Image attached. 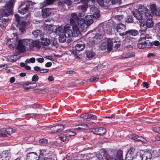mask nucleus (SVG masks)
Instances as JSON below:
<instances>
[{"instance_id":"obj_1","label":"nucleus","mask_w":160,"mask_h":160,"mask_svg":"<svg viewBox=\"0 0 160 160\" xmlns=\"http://www.w3.org/2000/svg\"><path fill=\"white\" fill-rule=\"evenodd\" d=\"M153 13H151L148 11L145 13V16L147 20H143L139 21L140 23V31L145 32L147 28H151L153 27V22L152 19Z\"/></svg>"},{"instance_id":"obj_2","label":"nucleus","mask_w":160,"mask_h":160,"mask_svg":"<svg viewBox=\"0 0 160 160\" xmlns=\"http://www.w3.org/2000/svg\"><path fill=\"white\" fill-rule=\"evenodd\" d=\"M102 156L105 160H123L122 157V151L118 150L117 151L116 158H114L110 155L106 150H103L102 151ZM133 156L130 155L127 156L126 154L125 160H133Z\"/></svg>"},{"instance_id":"obj_3","label":"nucleus","mask_w":160,"mask_h":160,"mask_svg":"<svg viewBox=\"0 0 160 160\" xmlns=\"http://www.w3.org/2000/svg\"><path fill=\"white\" fill-rule=\"evenodd\" d=\"M85 44L83 42H78L75 45V49L71 50L72 54L76 58H78V53L83 50L85 48Z\"/></svg>"},{"instance_id":"obj_4","label":"nucleus","mask_w":160,"mask_h":160,"mask_svg":"<svg viewBox=\"0 0 160 160\" xmlns=\"http://www.w3.org/2000/svg\"><path fill=\"white\" fill-rule=\"evenodd\" d=\"M24 45L28 46L30 49L34 47L39 49L41 47V44L37 40H33L26 39L24 40Z\"/></svg>"},{"instance_id":"obj_5","label":"nucleus","mask_w":160,"mask_h":160,"mask_svg":"<svg viewBox=\"0 0 160 160\" xmlns=\"http://www.w3.org/2000/svg\"><path fill=\"white\" fill-rule=\"evenodd\" d=\"M30 6L29 2H28L26 4L24 2H22L19 6L18 12L21 14L24 15L27 12Z\"/></svg>"},{"instance_id":"obj_6","label":"nucleus","mask_w":160,"mask_h":160,"mask_svg":"<svg viewBox=\"0 0 160 160\" xmlns=\"http://www.w3.org/2000/svg\"><path fill=\"white\" fill-rule=\"evenodd\" d=\"M51 152L46 149L40 150L39 155H38L39 160H46V158H48L51 155Z\"/></svg>"},{"instance_id":"obj_7","label":"nucleus","mask_w":160,"mask_h":160,"mask_svg":"<svg viewBox=\"0 0 160 160\" xmlns=\"http://www.w3.org/2000/svg\"><path fill=\"white\" fill-rule=\"evenodd\" d=\"M63 32L64 35L66 38L74 36L73 33L69 24H67L65 25L63 29Z\"/></svg>"},{"instance_id":"obj_8","label":"nucleus","mask_w":160,"mask_h":160,"mask_svg":"<svg viewBox=\"0 0 160 160\" xmlns=\"http://www.w3.org/2000/svg\"><path fill=\"white\" fill-rule=\"evenodd\" d=\"M92 131L94 134L100 136L103 135L106 132V129L103 127L93 128Z\"/></svg>"},{"instance_id":"obj_9","label":"nucleus","mask_w":160,"mask_h":160,"mask_svg":"<svg viewBox=\"0 0 160 160\" xmlns=\"http://www.w3.org/2000/svg\"><path fill=\"white\" fill-rule=\"evenodd\" d=\"M64 128L63 125L61 124L53 126L51 127L50 128L51 132L52 133H55L60 132L62 131Z\"/></svg>"},{"instance_id":"obj_10","label":"nucleus","mask_w":160,"mask_h":160,"mask_svg":"<svg viewBox=\"0 0 160 160\" xmlns=\"http://www.w3.org/2000/svg\"><path fill=\"white\" fill-rule=\"evenodd\" d=\"M142 155L144 160H151L152 157L151 153L152 151L150 149H146L145 150H142Z\"/></svg>"},{"instance_id":"obj_11","label":"nucleus","mask_w":160,"mask_h":160,"mask_svg":"<svg viewBox=\"0 0 160 160\" xmlns=\"http://www.w3.org/2000/svg\"><path fill=\"white\" fill-rule=\"evenodd\" d=\"M90 11L91 15L94 18H97L99 16V11L96 7L93 6H91Z\"/></svg>"},{"instance_id":"obj_12","label":"nucleus","mask_w":160,"mask_h":160,"mask_svg":"<svg viewBox=\"0 0 160 160\" xmlns=\"http://www.w3.org/2000/svg\"><path fill=\"white\" fill-rule=\"evenodd\" d=\"M24 40H19L18 42V45L16 47V49L20 52H24L25 50L24 46L23 45L24 44Z\"/></svg>"},{"instance_id":"obj_13","label":"nucleus","mask_w":160,"mask_h":160,"mask_svg":"<svg viewBox=\"0 0 160 160\" xmlns=\"http://www.w3.org/2000/svg\"><path fill=\"white\" fill-rule=\"evenodd\" d=\"M26 160H39L38 155L34 152L28 153L26 155Z\"/></svg>"},{"instance_id":"obj_14","label":"nucleus","mask_w":160,"mask_h":160,"mask_svg":"<svg viewBox=\"0 0 160 160\" xmlns=\"http://www.w3.org/2000/svg\"><path fill=\"white\" fill-rule=\"evenodd\" d=\"M138 34V30L135 29H131L126 31L125 32L119 33V34L121 36H125L127 34L131 35L133 36H136Z\"/></svg>"},{"instance_id":"obj_15","label":"nucleus","mask_w":160,"mask_h":160,"mask_svg":"<svg viewBox=\"0 0 160 160\" xmlns=\"http://www.w3.org/2000/svg\"><path fill=\"white\" fill-rule=\"evenodd\" d=\"M150 9L153 13L157 16H160V7L157 8L155 4H152L150 6Z\"/></svg>"},{"instance_id":"obj_16","label":"nucleus","mask_w":160,"mask_h":160,"mask_svg":"<svg viewBox=\"0 0 160 160\" xmlns=\"http://www.w3.org/2000/svg\"><path fill=\"white\" fill-rule=\"evenodd\" d=\"M11 158V154L8 151H3L0 154V159L1 160H9Z\"/></svg>"},{"instance_id":"obj_17","label":"nucleus","mask_w":160,"mask_h":160,"mask_svg":"<svg viewBox=\"0 0 160 160\" xmlns=\"http://www.w3.org/2000/svg\"><path fill=\"white\" fill-rule=\"evenodd\" d=\"M82 22L84 23L87 26L90 25L93 22V20L90 18L89 15H86L83 18H81Z\"/></svg>"},{"instance_id":"obj_18","label":"nucleus","mask_w":160,"mask_h":160,"mask_svg":"<svg viewBox=\"0 0 160 160\" xmlns=\"http://www.w3.org/2000/svg\"><path fill=\"white\" fill-rule=\"evenodd\" d=\"M143 38H140L138 41V43L137 45L138 48L140 49H143L147 46V44L148 42H146V41H143L142 40V39Z\"/></svg>"},{"instance_id":"obj_19","label":"nucleus","mask_w":160,"mask_h":160,"mask_svg":"<svg viewBox=\"0 0 160 160\" xmlns=\"http://www.w3.org/2000/svg\"><path fill=\"white\" fill-rule=\"evenodd\" d=\"M1 12H2V15H1V16H7L12 13V11L11 9L7 8L5 7L4 9L1 10Z\"/></svg>"},{"instance_id":"obj_20","label":"nucleus","mask_w":160,"mask_h":160,"mask_svg":"<svg viewBox=\"0 0 160 160\" xmlns=\"http://www.w3.org/2000/svg\"><path fill=\"white\" fill-rule=\"evenodd\" d=\"M79 30L80 32H85L87 30V25L84 22H82L81 20H80Z\"/></svg>"},{"instance_id":"obj_21","label":"nucleus","mask_w":160,"mask_h":160,"mask_svg":"<svg viewBox=\"0 0 160 160\" xmlns=\"http://www.w3.org/2000/svg\"><path fill=\"white\" fill-rule=\"evenodd\" d=\"M50 10L49 8L42 9V17L44 18L49 16L51 14Z\"/></svg>"},{"instance_id":"obj_22","label":"nucleus","mask_w":160,"mask_h":160,"mask_svg":"<svg viewBox=\"0 0 160 160\" xmlns=\"http://www.w3.org/2000/svg\"><path fill=\"white\" fill-rule=\"evenodd\" d=\"M14 4V0H9L8 2L6 3L5 7L6 8H7L11 9V10L12 11Z\"/></svg>"},{"instance_id":"obj_23","label":"nucleus","mask_w":160,"mask_h":160,"mask_svg":"<svg viewBox=\"0 0 160 160\" xmlns=\"http://www.w3.org/2000/svg\"><path fill=\"white\" fill-rule=\"evenodd\" d=\"M117 26L118 28L117 31V32L121 33L122 32L125 31L126 29V25L122 23L119 22L118 24V26Z\"/></svg>"},{"instance_id":"obj_24","label":"nucleus","mask_w":160,"mask_h":160,"mask_svg":"<svg viewBox=\"0 0 160 160\" xmlns=\"http://www.w3.org/2000/svg\"><path fill=\"white\" fill-rule=\"evenodd\" d=\"M113 46V43L112 40L111 39H108L107 47V50L108 52H110L112 50Z\"/></svg>"},{"instance_id":"obj_25","label":"nucleus","mask_w":160,"mask_h":160,"mask_svg":"<svg viewBox=\"0 0 160 160\" xmlns=\"http://www.w3.org/2000/svg\"><path fill=\"white\" fill-rule=\"evenodd\" d=\"M133 14L134 16V17H135L136 18L139 20L142 21V14L138 12V11H136L135 12H133Z\"/></svg>"},{"instance_id":"obj_26","label":"nucleus","mask_w":160,"mask_h":160,"mask_svg":"<svg viewBox=\"0 0 160 160\" xmlns=\"http://www.w3.org/2000/svg\"><path fill=\"white\" fill-rule=\"evenodd\" d=\"M42 41L41 43L43 46H48L50 45V40L47 38H44L42 37L41 38Z\"/></svg>"},{"instance_id":"obj_27","label":"nucleus","mask_w":160,"mask_h":160,"mask_svg":"<svg viewBox=\"0 0 160 160\" xmlns=\"http://www.w3.org/2000/svg\"><path fill=\"white\" fill-rule=\"evenodd\" d=\"M142 150H139L136 153V158L137 160H144Z\"/></svg>"},{"instance_id":"obj_28","label":"nucleus","mask_w":160,"mask_h":160,"mask_svg":"<svg viewBox=\"0 0 160 160\" xmlns=\"http://www.w3.org/2000/svg\"><path fill=\"white\" fill-rule=\"evenodd\" d=\"M85 54L87 58H90L94 57L95 53L92 50H90L86 51Z\"/></svg>"},{"instance_id":"obj_29","label":"nucleus","mask_w":160,"mask_h":160,"mask_svg":"<svg viewBox=\"0 0 160 160\" xmlns=\"http://www.w3.org/2000/svg\"><path fill=\"white\" fill-rule=\"evenodd\" d=\"M79 24L72 26V31L73 32V33H74V34H75V33L78 34V33L80 32L79 30Z\"/></svg>"},{"instance_id":"obj_30","label":"nucleus","mask_w":160,"mask_h":160,"mask_svg":"<svg viewBox=\"0 0 160 160\" xmlns=\"http://www.w3.org/2000/svg\"><path fill=\"white\" fill-rule=\"evenodd\" d=\"M148 11V10L146 7L144 6H140L139 7L138 11L143 14Z\"/></svg>"},{"instance_id":"obj_31","label":"nucleus","mask_w":160,"mask_h":160,"mask_svg":"<svg viewBox=\"0 0 160 160\" xmlns=\"http://www.w3.org/2000/svg\"><path fill=\"white\" fill-rule=\"evenodd\" d=\"M134 17L132 15H128L125 18V21L127 23H134L133 20Z\"/></svg>"},{"instance_id":"obj_32","label":"nucleus","mask_w":160,"mask_h":160,"mask_svg":"<svg viewBox=\"0 0 160 160\" xmlns=\"http://www.w3.org/2000/svg\"><path fill=\"white\" fill-rule=\"evenodd\" d=\"M26 25V22L24 21H22L19 25V29L22 32H23L25 30V26Z\"/></svg>"},{"instance_id":"obj_33","label":"nucleus","mask_w":160,"mask_h":160,"mask_svg":"<svg viewBox=\"0 0 160 160\" xmlns=\"http://www.w3.org/2000/svg\"><path fill=\"white\" fill-rule=\"evenodd\" d=\"M118 1L119 0H106L105 3H108V5H106L107 6H109L111 4L114 5L118 3Z\"/></svg>"},{"instance_id":"obj_34","label":"nucleus","mask_w":160,"mask_h":160,"mask_svg":"<svg viewBox=\"0 0 160 160\" xmlns=\"http://www.w3.org/2000/svg\"><path fill=\"white\" fill-rule=\"evenodd\" d=\"M152 151L151 153L152 155V157L154 158H155L158 157L160 155V152H159L157 150L154 149H150Z\"/></svg>"},{"instance_id":"obj_35","label":"nucleus","mask_w":160,"mask_h":160,"mask_svg":"<svg viewBox=\"0 0 160 160\" xmlns=\"http://www.w3.org/2000/svg\"><path fill=\"white\" fill-rule=\"evenodd\" d=\"M135 151V149L134 148L132 147L130 148L127 153V156H128V155H130L131 156H133L134 154Z\"/></svg>"},{"instance_id":"obj_36","label":"nucleus","mask_w":160,"mask_h":160,"mask_svg":"<svg viewBox=\"0 0 160 160\" xmlns=\"http://www.w3.org/2000/svg\"><path fill=\"white\" fill-rule=\"evenodd\" d=\"M70 22L71 26L76 25L77 24H79L80 23V20L74 19L72 18L70 19Z\"/></svg>"},{"instance_id":"obj_37","label":"nucleus","mask_w":160,"mask_h":160,"mask_svg":"<svg viewBox=\"0 0 160 160\" xmlns=\"http://www.w3.org/2000/svg\"><path fill=\"white\" fill-rule=\"evenodd\" d=\"M88 5L84 4L78 6V9L81 10L83 12H84L87 10V8H88Z\"/></svg>"},{"instance_id":"obj_38","label":"nucleus","mask_w":160,"mask_h":160,"mask_svg":"<svg viewBox=\"0 0 160 160\" xmlns=\"http://www.w3.org/2000/svg\"><path fill=\"white\" fill-rule=\"evenodd\" d=\"M149 44L148 45V48H150L153 45L155 46H158L160 45V42L159 41L156 40L154 41V42H148Z\"/></svg>"},{"instance_id":"obj_39","label":"nucleus","mask_w":160,"mask_h":160,"mask_svg":"<svg viewBox=\"0 0 160 160\" xmlns=\"http://www.w3.org/2000/svg\"><path fill=\"white\" fill-rule=\"evenodd\" d=\"M96 2H97L98 4L101 7H107L106 5H108V3H106L105 1L103 0H96Z\"/></svg>"},{"instance_id":"obj_40","label":"nucleus","mask_w":160,"mask_h":160,"mask_svg":"<svg viewBox=\"0 0 160 160\" xmlns=\"http://www.w3.org/2000/svg\"><path fill=\"white\" fill-rule=\"evenodd\" d=\"M62 32V28L61 27L59 26L56 29L55 33L56 34L60 35Z\"/></svg>"},{"instance_id":"obj_41","label":"nucleus","mask_w":160,"mask_h":160,"mask_svg":"<svg viewBox=\"0 0 160 160\" xmlns=\"http://www.w3.org/2000/svg\"><path fill=\"white\" fill-rule=\"evenodd\" d=\"M99 79L98 77H94L93 76L92 78L87 80V82L89 81L90 82H93L97 81Z\"/></svg>"},{"instance_id":"obj_42","label":"nucleus","mask_w":160,"mask_h":160,"mask_svg":"<svg viewBox=\"0 0 160 160\" xmlns=\"http://www.w3.org/2000/svg\"><path fill=\"white\" fill-rule=\"evenodd\" d=\"M32 34L35 37H37L38 36L40 35V30H36L32 32Z\"/></svg>"},{"instance_id":"obj_43","label":"nucleus","mask_w":160,"mask_h":160,"mask_svg":"<svg viewBox=\"0 0 160 160\" xmlns=\"http://www.w3.org/2000/svg\"><path fill=\"white\" fill-rule=\"evenodd\" d=\"M71 18H72V19H77V20H81V18H78V15L77 14L75 13H72L71 14Z\"/></svg>"},{"instance_id":"obj_44","label":"nucleus","mask_w":160,"mask_h":160,"mask_svg":"<svg viewBox=\"0 0 160 160\" xmlns=\"http://www.w3.org/2000/svg\"><path fill=\"white\" fill-rule=\"evenodd\" d=\"M135 53L133 52H128L125 55V58H127L133 57L135 56Z\"/></svg>"},{"instance_id":"obj_45","label":"nucleus","mask_w":160,"mask_h":160,"mask_svg":"<svg viewBox=\"0 0 160 160\" xmlns=\"http://www.w3.org/2000/svg\"><path fill=\"white\" fill-rule=\"evenodd\" d=\"M58 7L60 8H65V3L63 0L62 1H59L58 2Z\"/></svg>"},{"instance_id":"obj_46","label":"nucleus","mask_w":160,"mask_h":160,"mask_svg":"<svg viewBox=\"0 0 160 160\" xmlns=\"http://www.w3.org/2000/svg\"><path fill=\"white\" fill-rule=\"evenodd\" d=\"M59 138L63 142H65L67 139L66 136L63 134H61L59 135Z\"/></svg>"},{"instance_id":"obj_47","label":"nucleus","mask_w":160,"mask_h":160,"mask_svg":"<svg viewBox=\"0 0 160 160\" xmlns=\"http://www.w3.org/2000/svg\"><path fill=\"white\" fill-rule=\"evenodd\" d=\"M14 17L17 24L18 25L19 23L20 22V16L18 14H15L14 15Z\"/></svg>"},{"instance_id":"obj_48","label":"nucleus","mask_w":160,"mask_h":160,"mask_svg":"<svg viewBox=\"0 0 160 160\" xmlns=\"http://www.w3.org/2000/svg\"><path fill=\"white\" fill-rule=\"evenodd\" d=\"M80 128H81V130H87L88 128V125L85 123H82V124L80 125Z\"/></svg>"},{"instance_id":"obj_49","label":"nucleus","mask_w":160,"mask_h":160,"mask_svg":"<svg viewBox=\"0 0 160 160\" xmlns=\"http://www.w3.org/2000/svg\"><path fill=\"white\" fill-rule=\"evenodd\" d=\"M0 136L3 137H6L7 135L6 131L4 130H0Z\"/></svg>"},{"instance_id":"obj_50","label":"nucleus","mask_w":160,"mask_h":160,"mask_svg":"<svg viewBox=\"0 0 160 160\" xmlns=\"http://www.w3.org/2000/svg\"><path fill=\"white\" fill-rule=\"evenodd\" d=\"M35 62V59L34 58H32L30 59H27V60L25 61V62L26 63H29V62H31L32 63H33Z\"/></svg>"},{"instance_id":"obj_51","label":"nucleus","mask_w":160,"mask_h":160,"mask_svg":"<svg viewBox=\"0 0 160 160\" xmlns=\"http://www.w3.org/2000/svg\"><path fill=\"white\" fill-rule=\"evenodd\" d=\"M6 134L8 135L10 134L13 133V130L11 128H6L5 129Z\"/></svg>"},{"instance_id":"obj_52","label":"nucleus","mask_w":160,"mask_h":160,"mask_svg":"<svg viewBox=\"0 0 160 160\" xmlns=\"http://www.w3.org/2000/svg\"><path fill=\"white\" fill-rule=\"evenodd\" d=\"M89 114L90 113H85L84 114H82L81 115V117L84 119L89 118Z\"/></svg>"},{"instance_id":"obj_53","label":"nucleus","mask_w":160,"mask_h":160,"mask_svg":"<svg viewBox=\"0 0 160 160\" xmlns=\"http://www.w3.org/2000/svg\"><path fill=\"white\" fill-rule=\"evenodd\" d=\"M123 15L120 14L116 15L115 16V18L118 21H120L123 18Z\"/></svg>"},{"instance_id":"obj_54","label":"nucleus","mask_w":160,"mask_h":160,"mask_svg":"<svg viewBox=\"0 0 160 160\" xmlns=\"http://www.w3.org/2000/svg\"><path fill=\"white\" fill-rule=\"evenodd\" d=\"M39 142L41 143L45 144L47 143L48 140L45 138H41L39 140Z\"/></svg>"},{"instance_id":"obj_55","label":"nucleus","mask_w":160,"mask_h":160,"mask_svg":"<svg viewBox=\"0 0 160 160\" xmlns=\"http://www.w3.org/2000/svg\"><path fill=\"white\" fill-rule=\"evenodd\" d=\"M153 130L155 132L160 134V127H156L153 128Z\"/></svg>"},{"instance_id":"obj_56","label":"nucleus","mask_w":160,"mask_h":160,"mask_svg":"<svg viewBox=\"0 0 160 160\" xmlns=\"http://www.w3.org/2000/svg\"><path fill=\"white\" fill-rule=\"evenodd\" d=\"M38 76L37 75H35L32 76V81L37 82L38 81Z\"/></svg>"},{"instance_id":"obj_57","label":"nucleus","mask_w":160,"mask_h":160,"mask_svg":"<svg viewBox=\"0 0 160 160\" xmlns=\"http://www.w3.org/2000/svg\"><path fill=\"white\" fill-rule=\"evenodd\" d=\"M118 26V24H117L115 22H113L112 26V28L117 31L118 28V26Z\"/></svg>"},{"instance_id":"obj_58","label":"nucleus","mask_w":160,"mask_h":160,"mask_svg":"<svg viewBox=\"0 0 160 160\" xmlns=\"http://www.w3.org/2000/svg\"><path fill=\"white\" fill-rule=\"evenodd\" d=\"M156 29L158 30V32L160 33V22L157 23L155 25Z\"/></svg>"},{"instance_id":"obj_59","label":"nucleus","mask_w":160,"mask_h":160,"mask_svg":"<svg viewBox=\"0 0 160 160\" xmlns=\"http://www.w3.org/2000/svg\"><path fill=\"white\" fill-rule=\"evenodd\" d=\"M65 4H66L68 6H70L72 4V2L70 0H63Z\"/></svg>"},{"instance_id":"obj_60","label":"nucleus","mask_w":160,"mask_h":160,"mask_svg":"<svg viewBox=\"0 0 160 160\" xmlns=\"http://www.w3.org/2000/svg\"><path fill=\"white\" fill-rule=\"evenodd\" d=\"M95 2H96V0H88V6H92L95 4Z\"/></svg>"},{"instance_id":"obj_61","label":"nucleus","mask_w":160,"mask_h":160,"mask_svg":"<svg viewBox=\"0 0 160 160\" xmlns=\"http://www.w3.org/2000/svg\"><path fill=\"white\" fill-rule=\"evenodd\" d=\"M48 71V69H40L39 71L40 72L42 73H46Z\"/></svg>"},{"instance_id":"obj_62","label":"nucleus","mask_w":160,"mask_h":160,"mask_svg":"<svg viewBox=\"0 0 160 160\" xmlns=\"http://www.w3.org/2000/svg\"><path fill=\"white\" fill-rule=\"evenodd\" d=\"M138 135H137L136 134H133L131 136V138L133 139H134V140L136 141L137 140V138L138 137Z\"/></svg>"},{"instance_id":"obj_63","label":"nucleus","mask_w":160,"mask_h":160,"mask_svg":"<svg viewBox=\"0 0 160 160\" xmlns=\"http://www.w3.org/2000/svg\"><path fill=\"white\" fill-rule=\"evenodd\" d=\"M140 138L141 139L140 142L144 143H147V140L142 137Z\"/></svg>"},{"instance_id":"obj_64","label":"nucleus","mask_w":160,"mask_h":160,"mask_svg":"<svg viewBox=\"0 0 160 160\" xmlns=\"http://www.w3.org/2000/svg\"><path fill=\"white\" fill-rule=\"evenodd\" d=\"M46 3L47 4L51 5L54 2L55 0H46Z\"/></svg>"}]
</instances>
